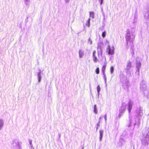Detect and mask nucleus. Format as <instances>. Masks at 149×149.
<instances>
[{
  "mask_svg": "<svg viewBox=\"0 0 149 149\" xmlns=\"http://www.w3.org/2000/svg\"><path fill=\"white\" fill-rule=\"evenodd\" d=\"M115 49L113 47L111 46L110 45H108L106 48V52L109 54L113 55L114 54Z\"/></svg>",
  "mask_w": 149,
  "mask_h": 149,
  "instance_id": "obj_1",
  "label": "nucleus"
},
{
  "mask_svg": "<svg viewBox=\"0 0 149 149\" xmlns=\"http://www.w3.org/2000/svg\"><path fill=\"white\" fill-rule=\"evenodd\" d=\"M126 109V105L124 103H123L121 104V106L119 110V117H120L122 114L124 113Z\"/></svg>",
  "mask_w": 149,
  "mask_h": 149,
  "instance_id": "obj_2",
  "label": "nucleus"
},
{
  "mask_svg": "<svg viewBox=\"0 0 149 149\" xmlns=\"http://www.w3.org/2000/svg\"><path fill=\"white\" fill-rule=\"evenodd\" d=\"M125 38L127 45L128 44L129 42H130V43H132V44H133L134 38H131L130 37V35H129L128 33L126 36Z\"/></svg>",
  "mask_w": 149,
  "mask_h": 149,
  "instance_id": "obj_3",
  "label": "nucleus"
},
{
  "mask_svg": "<svg viewBox=\"0 0 149 149\" xmlns=\"http://www.w3.org/2000/svg\"><path fill=\"white\" fill-rule=\"evenodd\" d=\"M96 51L95 50L93 51V60L95 63L97 62L98 60L97 56L96 55Z\"/></svg>",
  "mask_w": 149,
  "mask_h": 149,
  "instance_id": "obj_4",
  "label": "nucleus"
},
{
  "mask_svg": "<svg viewBox=\"0 0 149 149\" xmlns=\"http://www.w3.org/2000/svg\"><path fill=\"white\" fill-rule=\"evenodd\" d=\"M132 66V63L130 61H129L127 62V70H130V69L131 68Z\"/></svg>",
  "mask_w": 149,
  "mask_h": 149,
  "instance_id": "obj_5",
  "label": "nucleus"
},
{
  "mask_svg": "<svg viewBox=\"0 0 149 149\" xmlns=\"http://www.w3.org/2000/svg\"><path fill=\"white\" fill-rule=\"evenodd\" d=\"M107 66V64L106 63H104L102 69V72L103 74H104L105 73V71L106 70V68Z\"/></svg>",
  "mask_w": 149,
  "mask_h": 149,
  "instance_id": "obj_6",
  "label": "nucleus"
},
{
  "mask_svg": "<svg viewBox=\"0 0 149 149\" xmlns=\"http://www.w3.org/2000/svg\"><path fill=\"white\" fill-rule=\"evenodd\" d=\"M132 104L131 103H129V106L128 108V111L129 112V113H130L131 111V109H132Z\"/></svg>",
  "mask_w": 149,
  "mask_h": 149,
  "instance_id": "obj_7",
  "label": "nucleus"
},
{
  "mask_svg": "<svg viewBox=\"0 0 149 149\" xmlns=\"http://www.w3.org/2000/svg\"><path fill=\"white\" fill-rule=\"evenodd\" d=\"M99 132L100 133V141H101L102 138L103 136V130H100L99 131Z\"/></svg>",
  "mask_w": 149,
  "mask_h": 149,
  "instance_id": "obj_8",
  "label": "nucleus"
},
{
  "mask_svg": "<svg viewBox=\"0 0 149 149\" xmlns=\"http://www.w3.org/2000/svg\"><path fill=\"white\" fill-rule=\"evenodd\" d=\"M90 17L92 18H94L95 16V13L93 11L89 12Z\"/></svg>",
  "mask_w": 149,
  "mask_h": 149,
  "instance_id": "obj_9",
  "label": "nucleus"
},
{
  "mask_svg": "<svg viewBox=\"0 0 149 149\" xmlns=\"http://www.w3.org/2000/svg\"><path fill=\"white\" fill-rule=\"evenodd\" d=\"M38 82H40V81L41 79V72H39L38 74Z\"/></svg>",
  "mask_w": 149,
  "mask_h": 149,
  "instance_id": "obj_10",
  "label": "nucleus"
},
{
  "mask_svg": "<svg viewBox=\"0 0 149 149\" xmlns=\"http://www.w3.org/2000/svg\"><path fill=\"white\" fill-rule=\"evenodd\" d=\"M91 20V19L89 18L87 20V22L86 23V25L88 27H89L90 26V22Z\"/></svg>",
  "mask_w": 149,
  "mask_h": 149,
  "instance_id": "obj_11",
  "label": "nucleus"
},
{
  "mask_svg": "<svg viewBox=\"0 0 149 149\" xmlns=\"http://www.w3.org/2000/svg\"><path fill=\"white\" fill-rule=\"evenodd\" d=\"M79 56L80 58L82 57L84 55V53L82 52L81 50L79 51Z\"/></svg>",
  "mask_w": 149,
  "mask_h": 149,
  "instance_id": "obj_12",
  "label": "nucleus"
},
{
  "mask_svg": "<svg viewBox=\"0 0 149 149\" xmlns=\"http://www.w3.org/2000/svg\"><path fill=\"white\" fill-rule=\"evenodd\" d=\"M94 112L96 114L97 113V111L96 104L94 106Z\"/></svg>",
  "mask_w": 149,
  "mask_h": 149,
  "instance_id": "obj_13",
  "label": "nucleus"
},
{
  "mask_svg": "<svg viewBox=\"0 0 149 149\" xmlns=\"http://www.w3.org/2000/svg\"><path fill=\"white\" fill-rule=\"evenodd\" d=\"M3 123L2 120H0V129H1V127L3 126Z\"/></svg>",
  "mask_w": 149,
  "mask_h": 149,
  "instance_id": "obj_14",
  "label": "nucleus"
},
{
  "mask_svg": "<svg viewBox=\"0 0 149 149\" xmlns=\"http://www.w3.org/2000/svg\"><path fill=\"white\" fill-rule=\"evenodd\" d=\"M97 91L98 94H99V92L100 90V88L99 85H98L97 87Z\"/></svg>",
  "mask_w": 149,
  "mask_h": 149,
  "instance_id": "obj_15",
  "label": "nucleus"
},
{
  "mask_svg": "<svg viewBox=\"0 0 149 149\" xmlns=\"http://www.w3.org/2000/svg\"><path fill=\"white\" fill-rule=\"evenodd\" d=\"M106 32L104 31V32H103L102 34V36L103 38H104L106 36Z\"/></svg>",
  "mask_w": 149,
  "mask_h": 149,
  "instance_id": "obj_16",
  "label": "nucleus"
},
{
  "mask_svg": "<svg viewBox=\"0 0 149 149\" xmlns=\"http://www.w3.org/2000/svg\"><path fill=\"white\" fill-rule=\"evenodd\" d=\"M96 73L97 74H98L100 73V70L99 68L98 67L97 68L96 70Z\"/></svg>",
  "mask_w": 149,
  "mask_h": 149,
  "instance_id": "obj_17",
  "label": "nucleus"
},
{
  "mask_svg": "<svg viewBox=\"0 0 149 149\" xmlns=\"http://www.w3.org/2000/svg\"><path fill=\"white\" fill-rule=\"evenodd\" d=\"M114 70V68L113 66H111L110 68V72L111 74L113 73Z\"/></svg>",
  "mask_w": 149,
  "mask_h": 149,
  "instance_id": "obj_18",
  "label": "nucleus"
},
{
  "mask_svg": "<svg viewBox=\"0 0 149 149\" xmlns=\"http://www.w3.org/2000/svg\"><path fill=\"white\" fill-rule=\"evenodd\" d=\"M104 75V79H105V81L106 80V75L105 74V73H104V74H103Z\"/></svg>",
  "mask_w": 149,
  "mask_h": 149,
  "instance_id": "obj_19",
  "label": "nucleus"
},
{
  "mask_svg": "<svg viewBox=\"0 0 149 149\" xmlns=\"http://www.w3.org/2000/svg\"><path fill=\"white\" fill-rule=\"evenodd\" d=\"M99 1L100 2V5H102L103 0H99Z\"/></svg>",
  "mask_w": 149,
  "mask_h": 149,
  "instance_id": "obj_20",
  "label": "nucleus"
},
{
  "mask_svg": "<svg viewBox=\"0 0 149 149\" xmlns=\"http://www.w3.org/2000/svg\"><path fill=\"white\" fill-rule=\"evenodd\" d=\"M29 141L30 144L31 145L32 144V141L30 140Z\"/></svg>",
  "mask_w": 149,
  "mask_h": 149,
  "instance_id": "obj_21",
  "label": "nucleus"
},
{
  "mask_svg": "<svg viewBox=\"0 0 149 149\" xmlns=\"http://www.w3.org/2000/svg\"><path fill=\"white\" fill-rule=\"evenodd\" d=\"M90 38H89V40H90Z\"/></svg>",
  "mask_w": 149,
  "mask_h": 149,
  "instance_id": "obj_22",
  "label": "nucleus"
},
{
  "mask_svg": "<svg viewBox=\"0 0 149 149\" xmlns=\"http://www.w3.org/2000/svg\"><path fill=\"white\" fill-rule=\"evenodd\" d=\"M26 0V1H27V0Z\"/></svg>",
  "mask_w": 149,
  "mask_h": 149,
  "instance_id": "obj_23",
  "label": "nucleus"
}]
</instances>
